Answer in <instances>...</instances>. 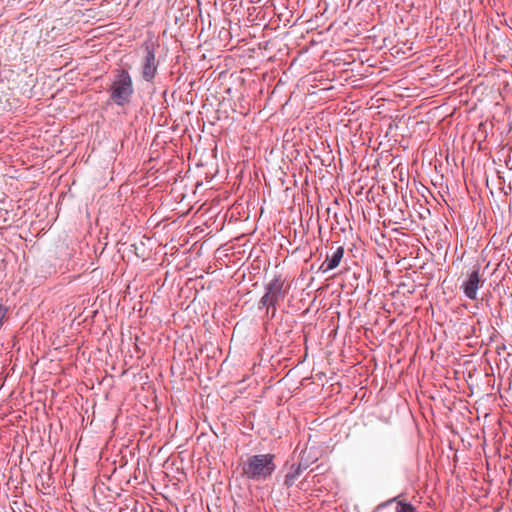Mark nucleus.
I'll return each instance as SVG.
<instances>
[{
	"mask_svg": "<svg viewBox=\"0 0 512 512\" xmlns=\"http://www.w3.org/2000/svg\"><path fill=\"white\" fill-rule=\"evenodd\" d=\"M243 471L248 478L254 479L256 477V455L248 457Z\"/></svg>",
	"mask_w": 512,
	"mask_h": 512,
	"instance_id": "nucleus-9",
	"label": "nucleus"
},
{
	"mask_svg": "<svg viewBox=\"0 0 512 512\" xmlns=\"http://www.w3.org/2000/svg\"><path fill=\"white\" fill-rule=\"evenodd\" d=\"M274 56L272 54H265L264 52L258 53V60L261 61H270Z\"/></svg>",
	"mask_w": 512,
	"mask_h": 512,
	"instance_id": "nucleus-11",
	"label": "nucleus"
},
{
	"mask_svg": "<svg viewBox=\"0 0 512 512\" xmlns=\"http://www.w3.org/2000/svg\"><path fill=\"white\" fill-rule=\"evenodd\" d=\"M510 163H511V162H508V161L503 162V164H504V166H505L506 168H508L509 170H512V165H511V166L509 165ZM499 166H502V162H500V165H499Z\"/></svg>",
	"mask_w": 512,
	"mask_h": 512,
	"instance_id": "nucleus-14",
	"label": "nucleus"
},
{
	"mask_svg": "<svg viewBox=\"0 0 512 512\" xmlns=\"http://www.w3.org/2000/svg\"><path fill=\"white\" fill-rule=\"evenodd\" d=\"M283 285L284 281L281 275L275 276L265 284V293L260 299L261 306H258V309L266 307V314L268 317H274L276 313V306L285 297Z\"/></svg>",
	"mask_w": 512,
	"mask_h": 512,
	"instance_id": "nucleus-2",
	"label": "nucleus"
},
{
	"mask_svg": "<svg viewBox=\"0 0 512 512\" xmlns=\"http://www.w3.org/2000/svg\"><path fill=\"white\" fill-rule=\"evenodd\" d=\"M443 164H444V162H442V161L435 162V165H434L435 170H436V171H439V172H440V171H442V169H443Z\"/></svg>",
	"mask_w": 512,
	"mask_h": 512,
	"instance_id": "nucleus-13",
	"label": "nucleus"
},
{
	"mask_svg": "<svg viewBox=\"0 0 512 512\" xmlns=\"http://www.w3.org/2000/svg\"><path fill=\"white\" fill-rule=\"evenodd\" d=\"M108 91L110 92V99L118 106H124L131 101L134 88L132 78L127 70H116Z\"/></svg>",
	"mask_w": 512,
	"mask_h": 512,
	"instance_id": "nucleus-1",
	"label": "nucleus"
},
{
	"mask_svg": "<svg viewBox=\"0 0 512 512\" xmlns=\"http://www.w3.org/2000/svg\"><path fill=\"white\" fill-rule=\"evenodd\" d=\"M268 44H269V42H268V41H265V47H264L265 51H267V46H268Z\"/></svg>",
	"mask_w": 512,
	"mask_h": 512,
	"instance_id": "nucleus-18",
	"label": "nucleus"
},
{
	"mask_svg": "<svg viewBox=\"0 0 512 512\" xmlns=\"http://www.w3.org/2000/svg\"><path fill=\"white\" fill-rule=\"evenodd\" d=\"M276 454L264 452V448L258 445V481L266 480L272 476L277 468Z\"/></svg>",
	"mask_w": 512,
	"mask_h": 512,
	"instance_id": "nucleus-3",
	"label": "nucleus"
},
{
	"mask_svg": "<svg viewBox=\"0 0 512 512\" xmlns=\"http://www.w3.org/2000/svg\"><path fill=\"white\" fill-rule=\"evenodd\" d=\"M343 255L344 248L342 246L337 247L332 255H328L325 262L321 265L320 269L322 272L327 273L328 271L337 268L343 258Z\"/></svg>",
	"mask_w": 512,
	"mask_h": 512,
	"instance_id": "nucleus-7",
	"label": "nucleus"
},
{
	"mask_svg": "<svg viewBox=\"0 0 512 512\" xmlns=\"http://www.w3.org/2000/svg\"><path fill=\"white\" fill-rule=\"evenodd\" d=\"M245 150H246V153L242 155V157H249L250 154H249V150H251L250 148L248 147H245Z\"/></svg>",
	"mask_w": 512,
	"mask_h": 512,
	"instance_id": "nucleus-16",
	"label": "nucleus"
},
{
	"mask_svg": "<svg viewBox=\"0 0 512 512\" xmlns=\"http://www.w3.org/2000/svg\"><path fill=\"white\" fill-rule=\"evenodd\" d=\"M261 45V43H258V49H262Z\"/></svg>",
	"mask_w": 512,
	"mask_h": 512,
	"instance_id": "nucleus-20",
	"label": "nucleus"
},
{
	"mask_svg": "<svg viewBox=\"0 0 512 512\" xmlns=\"http://www.w3.org/2000/svg\"><path fill=\"white\" fill-rule=\"evenodd\" d=\"M200 166H202V163H201V162H198V163H197V167H200Z\"/></svg>",
	"mask_w": 512,
	"mask_h": 512,
	"instance_id": "nucleus-19",
	"label": "nucleus"
},
{
	"mask_svg": "<svg viewBox=\"0 0 512 512\" xmlns=\"http://www.w3.org/2000/svg\"><path fill=\"white\" fill-rule=\"evenodd\" d=\"M358 168H360V169H367V170H369V169H370V166H369L368 162L360 161V162H359V166H358Z\"/></svg>",
	"mask_w": 512,
	"mask_h": 512,
	"instance_id": "nucleus-12",
	"label": "nucleus"
},
{
	"mask_svg": "<svg viewBox=\"0 0 512 512\" xmlns=\"http://www.w3.org/2000/svg\"><path fill=\"white\" fill-rule=\"evenodd\" d=\"M393 503L396 504L395 512H417L416 508L411 503L399 500V497H394L392 499H389L385 502L378 504L375 510L383 511Z\"/></svg>",
	"mask_w": 512,
	"mask_h": 512,
	"instance_id": "nucleus-6",
	"label": "nucleus"
},
{
	"mask_svg": "<svg viewBox=\"0 0 512 512\" xmlns=\"http://www.w3.org/2000/svg\"><path fill=\"white\" fill-rule=\"evenodd\" d=\"M8 312V308L2 304H0V327L3 324V320L6 317V314Z\"/></svg>",
	"mask_w": 512,
	"mask_h": 512,
	"instance_id": "nucleus-10",
	"label": "nucleus"
},
{
	"mask_svg": "<svg viewBox=\"0 0 512 512\" xmlns=\"http://www.w3.org/2000/svg\"><path fill=\"white\" fill-rule=\"evenodd\" d=\"M378 165H379V162H375V163L373 164V169L375 170V169L377 168V166H378Z\"/></svg>",
	"mask_w": 512,
	"mask_h": 512,
	"instance_id": "nucleus-17",
	"label": "nucleus"
},
{
	"mask_svg": "<svg viewBox=\"0 0 512 512\" xmlns=\"http://www.w3.org/2000/svg\"><path fill=\"white\" fill-rule=\"evenodd\" d=\"M302 472V467L301 465H298L297 467H295L294 465L291 467V470L290 472H288L285 476V479H284V484L287 486V487H290L292 486L295 481L297 480V478L300 476Z\"/></svg>",
	"mask_w": 512,
	"mask_h": 512,
	"instance_id": "nucleus-8",
	"label": "nucleus"
},
{
	"mask_svg": "<svg viewBox=\"0 0 512 512\" xmlns=\"http://www.w3.org/2000/svg\"><path fill=\"white\" fill-rule=\"evenodd\" d=\"M157 72V63L155 59V54L152 49L147 47L146 55L143 59L142 65V77L145 81L151 82L155 77Z\"/></svg>",
	"mask_w": 512,
	"mask_h": 512,
	"instance_id": "nucleus-5",
	"label": "nucleus"
},
{
	"mask_svg": "<svg viewBox=\"0 0 512 512\" xmlns=\"http://www.w3.org/2000/svg\"><path fill=\"white\" fill-rule=\"evenodd\" d=\"M263 130H264V128H260V129L258 130V133H259V132H261V133H262V132H263Z\"/></svg>",
	"mask_w": 512,
	"mask_h": 512,
	"instance_id": "nucleus-21",
	"label": "nucleus"
},
{
	"mask_svg": "<svg viewBox=\"0 0 512 512\" xmlns=\"http://www.w3.org/2000/svg\"><path fill=\"white\" fill-rule=\"evenodd\" d=\"M484 280L480 278V267L477 265L461 284L464 295L470 299H477L478 289L483 285Z\"/></svg>",
	"mask_w": 512,
	"mask_h": 512,
	"instance_id": "nucleus-4",
	"label": "nucleus"
},
{
	"mask_svg": "<svg viewBox=\"0 0 512 512\" xmlns=\"http://www.w3.org/2000/svg\"><path fill=\"white\" fill-rule=\"evenodd\" d=\"M402 170H403V168H399V166L396 168V172H399V174H400V181H403V177H402V176H403V173H402Z\"/></svg>",
	"mask_w": 512,
	"mask_h": 512,
	"instance_id": "nucleus-15",
	"label": "nucleus"
}]
</instances>
